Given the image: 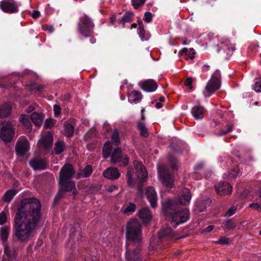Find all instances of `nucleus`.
I'll list each match as a JSON object with an SVG mask.
<instances>
[{
  "label": "nucleus",
  "instance_id": "obj_1",
  "mask_svg": "<svg viewBox=\"0 0 261 261\" xmlns=\"http://www.w3.org/2000/svg\"><path fill=\"white\" fill-rule=\"evenodd\" d=\"M41 203L36 198H26L20 201L13 221V242L27 243L32 239L41 217Z\"/></svg>",
  "mask_w": 261,
  "mask_h": 261
},
{
  "label": "nucleus",
  "instance_id": "obj_2",
  "mask_svg": "<svg viewBox=\"0 0 261 261\" xmlns=\"http://www.w3.org/2000/svg\"><path fill=\"white\" fill-rule=\"evenodd\" d=\"M142 225L138 221L132 219L126 224L125 237L126 258L127 261H142Z\"/></svg>",
  "mask_w": 261,
  "mask_h": 261
},
{
  "label": "nucleus",
  "instance_id": "obj_3",
  "mask_svg": "<svg viewBox=\"0 0 261 261\" xmlns=\"http://www.w3.org/2000/svg\"><path fill=\"white\" fill-rule=\"evenodd\" d=\"M162 206L164 214L171 218L170 225L171 227L176 228L190 219L189 209L181 208L176 200L168 199L163 204Z\"/></svg>",
  "mask_w": 261,
  "mask_h": 261
},
{
  "label": "nucleus",
  "instance_id": "obj_4",
  "mask_svg": "<svg viewBox=\"0 0 261 261\" xmlns=\"http://www.w3.org/2000/svg\"><path fill=\"white\" fill-rule=\"evenodd\" d=\"M133 166L134 168L132 166L129 167L127 170V183L130 187L135 186V179H140V181L143 182L148 177L145 168L141 162L135 161L133 162Z\"/></svg>",
  "mask_w": 261,
  "mask_h": 261
},
{
  "label": "nucleus",
  "instance_id": "obj_5",
  "mask_svg": "<svg viewBox=\"0 0 261 261\" xmlns=\"http://www.w3.org/2000/svg\"><path fill=\"white\" fill-rule=\"evenodd\" d=\"M221 74L218 70H216L210 80L208 81L203 93L205 97H209L221 86Z\"/></svg>",
  "mask_w": 261,
  "mask_h": 261
},
{
  "label": "nucleus",
  "instance_id": "obj_6",
  "mask_svg": "<svg viewBox=\"0 0 261 261\" xmlns=\"http://www.w3.org/2000/svg\"><path fill=\"white\" fill-rule=\"evenodd\" d=\"M94 27L91 19L87 16L82 17L78 23L79 31L84 37H89L92 35Z\"/></svg>",
  "mask_w": 261,
  "mask_h": 261
},
{
  "label": "nucleus",
  "instance_id": "obj_7",
  "mask_svg": "<svg viewBox=\"0 0 261 261\" xmlns=\"http://www.w3.org/2000/svg\"><path fill=\"white\" fill-rule=\"evenodd\" d=\"M129 158L127 155L122 154V149L117 147L112 151L111 155V162L120 167H124L129 163Z\"/></svg>",
  "mask_w": 261,
  "mask_h": 261
},
{
  "label": "nucleus",
  "instance_id": "obj_8",
  "mask_svg": "<svg viewBox=\"0 0 261 261\" xmlns=\"http://www.w3.org/2000/svg\"><path fill=\"white\" fill-rule=\"evenodd\" d=\"M60 191L62 193L71 192L73 195L77 194L75 183L70 179H59Z\"/></svg>",
  "mask_w": 261,
  "mask_h": 261
},
{
  "label": "nucleus",
  "instance_id": "obj_9",
  "mask_svg": "<svg viewBox=\"0 0 261 261\" xmlns=\"http://www.w3.org/2000/svg\"><path fill=\"white\" fill-rule=\"evenodd\" d=\"M158 174L163 185L168 188H172L173 185V179L171 173L164 167L158 168Z\"/></svg>",
  "mask_w": 261,
  "mask_h": 261
},
{
  "label": "nucleus",
  "instance_id": "obj_10",
  "mask_svg": "<svg viewBox=\"0 0 261 261\" xmlns=\"http://www.w3.org/2000/svg\"><path fill=\"white\" fill-rule=\"evenodd\" d=\"M2 11L7 13H15L18 12V5L14 0H3L0 3Z\"/></svg>",
  "mask_w": 261,
  "mask_h": 261
},
{
  "label": "nucleus",
  "instance_id": "obj_11",
  "mask_svg": "<svg viewBox=\"0 0 261 261\" xmlns=\"http://www.w3.org/2000/svg\"><path fill=\"white\" fill-rule=\"evenodd\" d=\"M215 188L217 194L220 196L230 195L232 190L231 185L225 181L218 182L215 185Z\"/></svg>",
  "mask_w": 261,
  "mask_h": 261
},
{
  "label": "nucleus",
  "instance_id": "obj_12",
  "mask_svg": "<svg viewBox=\"0 0 261 261\" xmlns=\"http://www.w3.org/2000/svg\"><path fill=\"white\" fill-rule=\"evenodd\" d=\"M170 147L175 153H182L184 151H187L188 150L187 144L176 138L171 139Z\"/></svg>",
  "mask_w": 261,
  "mask_h": 261
},
{
  "label": "nucleus",
  "instance_id": "obj_13",
  "mask_svg": "<svg viewBox=\"0 0 261 261\" xmlns=\"http://www.w3.org/2000/svg\"><path fill=\"white\" fill-rule=\"evenodd\" d=\"M75 174L73 166L71 164H65L59 172V179H71Z\"/></svg>",
  "mask_w": 261,
  "mask_h": 261
},
{
  "label": "nucleus",
  "instance_id": "obj_14",
  "mask_svg": "<svg viewBox=\"0 0 261 261\" xmlns=\"http://www.w3.org/2000/svg\"><path fill=\"white\" fill-rule=\"evenodd\" d=\"M29 150V143L27 139L18 142L15 146V152L17 155L23 156Z\"/></svg>",
  "mask_w": 261,
  "mask_h": 261
},
{
  "label": "nucleus",
  "instance_id": "obj_15",
  "mask_svg": "<svg viewBox=\"0 0 261 261\" xmlns=\"http://www.w3.org/2000/svg\"><path fill=\"white\" fill-rule=\"evenodd\" d=\"M145 195L152 208L157 206V194L153 187H149L146 189Z\"/></svg>",
  "mask_w": 261,
  "mask_h": 261
},
{
  "label": "nucleus",
  "instance_id": "obj_16",
  "mask_svg": "<svg viewBox=\"0 0 261 261\" xmlns=\"http://www.w3.org/2000/svg\"><path fill=\"white\" fill-rule=\"evenodd\" d=\"M192 197V195L189 189L184 188L180 191L179 195L178 202L179 205H186L189 204Z\"/></svg>",
  "mask_w": 261,
  "mask_h": 261
},
{
  "label": "nucleus",
  "instance_id": "obj_17",
  "mask_svg": "<svg viewBox=\"0 0 261 261\" xmlns=\"http://www.w3.org/2000/svg\"><path fill=\"white\" fill-rule=\"evenodd\" d=\"M121 173L116 167L107 168L103 172V176L109 179L115 180L120 176Z\"/></svg>",
  "mask_w": 261,
  "mask_h": 261
},
{
  "label": "nucleus",
  "instance_id": "obj_18",
  "mask_svg": "<svg viewBox=\"0 0 261 261\" xmlns=\"http://www.w3.org/2000/svg\"><path fill=\"white\" fill-rule=\"evenodd\" d=\"M211 203L210 198L198 199L195 202L194 211L195 213L204 212Z\"/></svg>",
  "mask_w": 261,
  "mask_h": 261
},
{
  "label": "nucleus",
  "instance_id": "obj_19",
  "mask_svg": "<svg viewBox=\"0 0 261 261\" xmlns=\"http://www.w3.org/2000/svg\"><path fill=\"white\" fill-rule=\"evenodd\" d=\"M138 215L144 223H148L151 220L152 214L148 207L141 208L138 212Z\"/></svg>",
  "mask_w": 261,
  "mask_h": 261
},
{
  "label": "nucleus",
  "instance_id": "obj_20",
  "mask_svg": "<svg viewBox=\"0 0 261 261\" xmlns=\"http://www.w3.org/2000/svg\"><path fill=\"white\" fill-rule=\"evenodd\" d=\"M47 133L44 135L42 134V137L39 141V143L41 144L42 146L45 148H50L53 143V134L50 133L51 132H46Z\"/></svg>",
  "mask_w": 261,
  "mask_h": 261
},
{
  "label": "nucleus",
  "instance_id": "obj_21",
  "mask_svg": "<svg viewBox=\"0 0 261 261\" xmlns=\"http://www.w3.org/2000/svg\"><path fill=\"white\" fill-rule=\"evenodd\" d=\"M157 83L153 80L149 79L142 82L141 87L146 92H151L154 91L158 88Z\"/></svg>",
  "mask_w": 261,
  "mask_h": 261
},
{
  "label": "nucleus",
  "instance_id": "obj_22",
  "mask_svg": "<svg viewBox=\"0 0 261 261\" xmlns=\"http://www.w3.org/2000/svg\"><path fill=\"white\" fill-rule=\"evenodd\" d=\"M30 166L34 170H44L47 168V163L43 159H33L29 162Z\"/></svg>",
  "mask_w": 261,
  "mask_h": 261
},
{
  "label": "nucleus",
  "instance_id": "obj_23",
  "mask_svg": "<svg viewBox=\"0 0 261 261\" xmlns=\"http://www.w3.org/2000/svg\"><path fill=\"white\" fill-rule=\"evenodd\" d=\"M205 108L200 106H194L191 109V114L195 119L201 120L203 118L205 113Z\"/></svg>",
  "mask_w": 261,
  "mask_h": 261
},
{
  "label": "nucleus",
  "instance_id": "obj_24",
  "mask_svg": "<svg viewBox=\"0 0 261 261\" xmlns=\"http://www.w3.org/2000/svg\"><path fill=\"white\" fill-rule=\"evenodd\" d=\"M4 252L7 256L6 258L9 261L15 260L17 256V251L14 248H11L8 244L4 246Z\"/></svg>",
  "mask_w": 261,
  "mask_h": 261
},
{
  "label": "nucleus",
  "instance_id": "obj_25",
  "mask_svg": "<svg viewBox=\"0 0 261 261\" xmlns=\"http://www.w3.org/2000/svg\"><path fill=\"white\" fill-rule=\"evenodd\" d=\"M44 118V116L43 114L37 112H34L30 116V119L37 127L42 125Z\"/></svg>",
  "mask_w": 261,
  "mask_h": 261
},
{
  "label": "nucleus",
  "instance_id": "obj_26",
  "mask_svg": "<svg viewBox=\"0 0 261 261\" xmlns=\"http://www.w3.org/2000/svg\"><path fill=\"white\" fill-rule=\"evenodd\" d=\"M15 132H0V139L6 143L11 142L14 138Z\"/></svg>",
  "mask_w": 261,
  "mask_h": 261
},
{
  "label": "nucleus",
  "instance_id": "obj_27",
  "mask_svg": "<svg viewBox=\"0 0 261 261\" xmlns=\"http://www.w3.org/2000/svg\"><path fill=\"white\" fill-rule=\"evenodd\" d=\"M93 172L91 165H87L83 169L81 170L77 175V178H86L89 177Z\"/></svg>",
  "mask_w": 261,
  "mask_h": 261
},
{
  "label": "nucleus",
  "instance_id": "obj_28",
  "mask_svg": "<svg viewBox=\"0 0 261 261\" xmlns=\"http://www.w3.org/2000/svg\"><path fill=\"white\" fill-rule=\"evenodd\" d=\"M11 106L8 103H4L0 107V118H3L9 116L11 113Z\"/></svg>",
  "mask_w": 261,
  "mask_h": 261
},
{
  "label": "nucleus",
  "instance_id": "obj_29",
  "mask_svg": "<svg viewBox=\"0 0 261 261\" xmlns=\"http://www.w3.org/2000/svg\"><path fill=\"white\" fill-rule=\"evenodd\" d=\"M142 98V94L138 91H132L128 95V100L131 103L139 101Z\"/></svg>",
  "mask_w": 261,
  "mask_h": 261
},
{
  "label": "nucleus",
  "instance_id": "obj_30",
  "mask_svg": "<svg viewBox=\"0 0 261 261\" xmlns=\"http://www.w3.org/2000/svg\"><path fill=\"white\" fill-rule=\"evenodd\" d=\"M10 228L5 226L1 228V239L3 244L6 245L7 244V241L9 235Z\"/></svg>",
  "mask_w": 261,
  "mask_h": 261
},
{
  "label": "nucleus",
  "instance_id": "obj_31",
  "mask_svg": "<svg viewBox=\"0 0 261 261\" xmlns=\"http://www.w3.org/2000/svg\"><path fill=\"white\" fill-rule=\"evenodd\" d=\"M159 237L160 239H163L165 237L172 238L173 235L171 228V225L169 227L162 228L159 232Z\"/></svg>",
  "mask_w": 261,
  "mask_h": 261
},
{
  "label": "nucleus",
  "instance_id": "obj_32",
  "mask_svg": "<svg viewBox=\"0 0 261 261\" xmlns=\"http://www.w3.org/2000/svg\"><path fill=\"white\" fill-rule=\"evenodd\" d=\"M221 47L228 55H231L232 52L236 49L234 45L231 44L230 41L226 40L221 43Z\"/></svg>",
  "mask_w": 261,
  "mask_h": 261
},
{
  "label": "nucleus",
  "instance_id": "obj_33",
  "mask_svg": "<svg viewBox=\"0 0 261 261\" xmlns=\"http://www.w3.org/2000/svg\"><path fill=\"white\" fill-rule=\"evenodd\" d=\"M30 119V117L25 114H21L19 118V121L24 126V128L27 129H31L32 124Z\"/></svg>",
  "mask_w": 261,
  "mask_h": 261
},
{
  "label": "nucleus",
  "instance_id": "obj_34",
  "mask_svg": "<svg viewBox=\"0 0 261 261\" xmlns=\"http://www.w3.org/2000/svg\"><path fill=\"white\" fill-rule=\"evenodd\" d=\"M16 190L13 189L9 190L4 195L3 199L5 202L9 203L16 195Z\"/></svg>",
  "mask_w": 261,
  "mask_h": 261
},
{
  "label": "nucleus",
  "instance_id": "obj_35",
  "mask_svg": "<svg viewBox=\"0 0 261 261\" xmlns=\"http://www.w3.org/2000/svg\"><path fill=\"white\" fill-rule=\"evenodd\" d=\"M136 205L135 203L130 202L128 205H126L125 207H123L121 208V211L125 214L130 215L135 212L136 210Z\"/></svg>",
  "mask_w": 261,
  "mask_h": 261
},
{
  "label": "nucleus",
  "instance_id": "obj_36",
  "mask_svg": "<svg viewBox=\"0 0 261 261\" xmlns=\"http://www.w3.org/2000/svg\"><path fill=\"white\" fill-rule=\"evenodd\" d=\"M65 149V143L62 141H59L55 143L54 150L56 154H59L63 152Z\"/></svg>",
  "mask_w": 261,
  "mask_h": 261
},
{
  "label": "nucleus",
  "instance_id": "obj_37",
  "mask_svg": "<svg viewBox=\"0 0 261 261\" xmlns=\"http://www.w3.org/2000/svg\"><path fill=\"white\" fill-rule=\"evenodd\" d=\"M76 121L74 119H70L65 121L64 124L65 130H74Z\"/></svg>",
  "mask_w": 261,
  "mask_h": 261
},
{
  "label": "nucleus",
  "instance_id": "obj_38",
  "mask_svg": "<svg viewBox=\"0 0 261 261\" xmlns=\"http://www.w3.org/2000/svg\"><path fill=\"white\" fill-rule=\"evenodd\" d=\"M223 224L224 225V228L227 230L234 229L236 227V225L233 222L232 219L226 220L223 223Z\"/></svg>",
  "mask_w": 261,
  "mask_h": 261
},
{
  "label": "nucleus",
  "instance_id": "obj_39",
  "mask_svg": "<svg viewBox=\"0 0 261 261\" xmlns=\"http://www.w3.org/2000/svg\"><path fill=\"white\" fill-rule=\"evenodd\" d=\"M111 148H110V144L107 143L104 145L102 150V156L103 158L107 159L110 156L111 153Z\"/></svg>",
  "mask_w": 261,
  "mask_h": 261
},
{
  "label": "nucleus",
  "instance_id": "obj_40",
  "mask_svg": "<svg viewBox=\"0 0 261 261\" xmlns=\"http://www.w3.org/2000/svg\"><path fill=\"white\" fill-rule=\"evenodd\" d=\"M111 141L115 146H118L120 144V140L118 132H113L111 136Z\"/></svg>",
  "mask_w": 261,
  "mask_h": 261
},
{
  "label": "nucleus",
  "instance_id": "obj_41",
  "mask_svg": "<svg viewBox=\"0 0 261 261\" xmlns=\"http://www.w3.org/2000/svg\"><path fill=\"white\" fill-rule=\"evenodd\" d=\"M101 188V186L98 184L91 185L88 190V192L90 194H96L98 193Z\"/></svg>",
  "mask_w": 261,
  "mask_h": 261
},
{
  "label": "nucleus",
  "instance_id": "obj_42",
  "mask_svg": "<svg viewBox=\"0 0 261 261\" xmlns=\"http://www.w3.org/2000/svg\"><path fill=\"white\" fill-rule=\"evenodd\" d=\"M0 130H13L12 124L10 122L4 121L0 123Z\"/></svg>",
  "mask_w": 261,
  "mask_h": 261
},
{
  "label": "nucleus",
  "instance_id": "obj_43",
  "mask_svg": "<svg viewBox=\"0 0 261 261\" xmlns=\"http://www.w3.org/2000/svg\"><path fill=\"white\" fill-rule=\"evenodd\" d=\"M134 14L132 12H127L122 17L121 21L122 23H125L131 21Z\"/></svg>",
  "mask_w": 261,
  "mask_h": 261
},
{
  "label": "nucleus",
  "instance_id": "obj_44",
  "mask_svg": "<svg viewBox=\"0 0 261 261\" xmlns=\"http://www.w3.org/2000/svg\"><path fill=\"white\" fill-rule=\"evenodd\" d=\"M56 121L53 118H48L44 123V128L45 129H51L56 124Z\"/></svg>",
  "mask_w": 261,
  "mask_h": 261
},
{
  "label": "nucleus",
  "instance_id": "obj_45",
  "mask_svg": "<svg viewBox=\"0 0 261 261\" xmlns=\"http://www.w3.org/2000/svg\"><path fill=\"white\" fill-rule=\"evenodd\" d=\"M138 33L142 40H146L148 39V37L147 36V34L144 27L138 28Z\"/></svg>",
  "mask_w": 261,
  "mask_h": 261
},
{
  "label": "nucleus",
  "instance_id": "obj_46",
  "mask_svg": "<svg viewBox=\"0 0 261 261\" xmlns=\"http://www.w3.org/2000/svg\"><path fill=\"white\" fill-rule=\"evenodd\" d=\"M229 238L225 237H221L218 240L215 241V244L225 245L229 244Z\"/></svg>",
  "mask_w": 261,
  "mask_h": 261
},
{
  "label": "nucleus",
  "instance_id": "obj_47",
  "mask_svg": "<svg viewBox=\"0 0 261 261\" xmlns=\"http://www.w3.org/2000/svg\"><path fill=\"white\" fill-rule=\"evenodd\" d=\"M144 121L145 119L141 118L137 123V128L140 130H147L148 129Z\"/></svg>",
  "mask_w": 261,
  "mask_h": 261
},
{
  "label": "nucleus",
  "instance_id": "obj_48",
  "mask_svg": "<svg viewBox=\"0 0 261 261\" xmlns=\"http://www.w3.org/2000/svg\"><path fill=\"white\" fill-rule=\"evenodd\" d=\"M169 161L171 165V168L173 170H176L177 167V161L172 155H170Z\"/></svg>",
  "mask_w": 261,
  "mask_h": 261
},
{
  "label": "nucleus",
  "instance_id": "obj_49",
  "mask_svg": "<svg viewBox=\"0 0 261 261\" xmlns=\"http://www.w3.org/2000/svg\"><path fill=\"white\" fill-rule=\"evenodd\" d=\"M146 0H132L133 5L135 9H138L139 7L143 5Z\"/></svg>",
  "mask_w": 261,
  "mask_h": 261
},
{
  "label": "nucleus",
  "instance_id": "obj_50",
  "mask_svg": "<svg viewBox=\"0 0 261 261\" xmlns=\"http://www.w3.org/2000/svg\"><path fill=\"white\" fill-rule=\"evenodd\" d=\"M240 169L238 166L236 167L233 168V170H231L229 173V177L230 178H235L237 176L238 174L240 173Z\"/></svg>",
  "mask_w": 261,
  "mask_h": 261
},
{
  "label": "nucleus",
  "instance_id": "obj_51",
  "mask_svg": "<svg viewBox=\"0 0 261 261\" xmlns=\"http://www.w3.org/2000/svg\"><path fill=\"white\" fill-rule=\"evenodd\" d=\"M7 221V216L4 211L0 213V225H2L6 223Z\"/></svg>",
  "mask_w": 261,
  "mask_h": 261
},
{
  "label": "nucleus",
  "instance_id": "obj_52",
  "mask_svg": "<svg viewBox=\"0 0 261 261\" xmlns=\"http://www.w3.org/2000/svg\"><path fill=\"white\" fill-rule=\"evenodd\" d=\"M152 18V15L150 12H146L144 14L143 20L147 23L151 22Z\"/></svg>",
  "mask_w": 261,
  "mask_h": 261
},
{
  "label": "nucleus",
  "instance_id": "obj_53",
  "mask_svg": "<svg viewBox=\"0 0 261 261\" xmlns=\"http://www.w3.org/2000/svg\"><path fill=\"white\" fill-rule=\"evenodd\" d=\"M44 88V86L41 85H36L35 84H32L30 85V89L32 91L36 90L37 91H41Z\"/></svg>",
  "mask_w": 261,
  "mask_h": 261
},
{
  "label": "nucleus",
  "instance_id": "obj_54",
  "mask_svg": "<svg viewBox=\"0 0 261 261\" xmlns=\"http://www.w3.org/2000/svg\"><path fill=\"white\" fill-rule=\"evenodd\" d=\"M236 210H237V208H236L234 206H231L228 210V211L226 213L225 216H228V217L231 216L236 213Z\"/></svg>",
  "mask_w": 261,
  "mask_h": 261
},
{
  "label": "nucleus",
  "instance_id": "obj_55",
  "mask_svg": "<svg viewBox=\"0 0 261 261\" xmlns=\"http://www.w3.org/2000/svg\"><path fill=\"white\" fill-rule=\"evenodd\" d=\"M253 87L255 92H261V82H256Z\"/></svg>",
  "mask_w": 261,
  "mask_h": 261
},
{
  "label": "nucleus",
  "instance_id": "obj_56",
  "mask_svg": "<svg viewBox=\"0 0 261 261\" xmlns=\"http://www.w3.org/2000/svg\"><path fill=\"white\" fill-rule=\"evenodd\" d=\"M54 111L55 115L58 116L61 114V109L59 105H55L54 106Z\"/></svg>",
  "mask_w": 261,
  "mask_h": 261
},
{
  "label": "nucleus",
  "instance_id": "obj_57",
  "mask_svg": "<svg viewBox=\"0 0 261 261\" xmlns=\"http://www.w3.org/2000/svg\"><path fill=\"white\" fill-rule=\"evenodd\" d=\"M249 207L257 211H261V204L257 203H251L249 204Z\"/></svg>",
  "mask_w": 261,
  "mask_h": 261
},
{
  "label": "nucleus",
  "instance_id": "obj_58",
  "mask_svg": "<svg viewBox=\"0 0 261 261\" xmlns=\"http://www.w3.org/2000/svg\"><path fill=\"white\" fill-rule=\"evenodd\" d=\"M193 83V80L191 77H189L185 81V84L187 86H189V88L191 90L193 89V87L192 86V84Z\"/></svg>",
  "mask_w": 261,
  "mask_h": 261
},
{
  "label": "nucleus",
  "instance_id": "obj_59",
  "mask_svg": "<svg viewBox=\"0 0 261 261\" xmlns=\"http://www.w3.org/2000/svg\"><path fill=\"white\" fill-rule=\"evenodd\" d=\"M203 167V164L202 163L196 164L194 168V172H198L201 170Z\"/></svg>",
  "mask_w": 261,
  "mask_h": 261
},
{
  "label": "nucleus",
  "instance_id": "obj_60",
  "mask_svg": "<svg viewBox=\"0 0 261 261\" xmlns=\"http://www.w3.org/2000/svg\"><path fill=\"white\" fill-rule=\"evenodd\" d=\"M63 196L61 193H58L55 197L54 200V205L57 204L59 202L60 199L62 198Z\"/></svg>",
  "mask_w": 261,
  "mask_h": 261
},
{
  "label": "nucleus",
  "instance_id": "obj_61",
  "mask_svg": "<svg viewBox=\"0 0 261 261\" xmlns=\"http://www.w3.org/2000/svg\"><path fill=\"white\" fill-rule=\"evenodd\" d=\"M192 176L197 180L201 179L202 178V175L198 172H194L192 173Z\"/></svg>",
  "mask_w": 261,
  "mask_h": 261
},
{
  "label": "nucleus",
  "instance_id": "obj_62",
  "mask_svg": "<svg viewBox=\"0 0 261 261\" xmlns=\"http://www.w3.org/2000/svg\"><path fill=\"white\" fill-rule=\"evenodd\" d=\"M43 28L44 30H47L49 33H52L54 31V28L52 25H44Z\"/></svg>",
  "mask_w": 261,
  "mask_h": 261
},
{
  "label": "nucleus",
  "instance_id": "obj_63",
  "mask_svg": "<svg viewBox=\"0 0 261 261\" xmlns=\"http://www.w3.org/2000/svg\"><path fill=\"white\" fill-rule=\"evenodd\" d=\"M195 51L194 50H193V48H191L190 49V50H189V57H188V59H194V55H195Z\"/></svg>",
  "mask_w": 261,
  "mask_h": 261
},
{
  "label": "nucleus",
  "instance_id": "obj_64",
  "mask_svg": "<svg viewBox=\"0 0 261 261\" xmlns=\"http://www.w3.org/2000/svg\"><path fill=\"white\" fill-rule=\"evenodd\" d=\"M118 186H115V185H113V186H112L110 187L108 189L107 191L109 193H112L114 191L118 190Z\"/></svg>",
  "mask_w": 261,
  "mask_h": 261
}]
</instances>
